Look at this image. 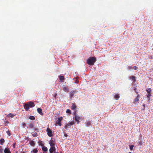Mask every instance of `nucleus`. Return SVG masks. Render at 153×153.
<instances>
[{
	"instance_id": "10",
	"label": "nucleus",
	"mask_w": 153,
	"mask_h": 153,
	"mask_svg": "<svg viewBox=\"0 0 153 153\" xmlns=\"http://www.w3.org/2000/svg\"><path fill=\"white\" fill-rule=\"evenodd\" d=\"M37 111L38 112L40 115H43V113L42 112V110L41 108H38L37 109Z\"/></svg>"
},
{
	"instance_id": "32",
	"label": "nucleus",
	"mask_w": 153,
	"mask_h": 153,
	"mask_svg": "<svg viewBox=\"0 0 153 153\" xmlns=\"http://www.w3.org/2000/svg\"><path fill=\"white\" fill-rule=\"evenodd\" d=\"M7 134L9 136H10L11 135V134L9 131H8L7 132Z\"/></svg>"
},
{
	"instance_id": "3",
	"label": "nucleus",
	"mask_w": 153,
	"mask_h": 153,
	"mask_svg": "<svg viewBox=\"0 0 153 153\" xmlns=\"http://www.w3.org/2000/svg\"><path fill=\"white\" fill-rule=\"evenodd\" d=\"M74 114L75 116V120L76 122L77 123V124H79V120H81L82 118L77 115L76 114V111L74 112Z\"/></svg>"
},
{
	"instance_id": "13",
	"label": "nucleus",
	"mask_w": 153,
	"mask_h": 153,
	"mask_svg": "<svg viewBox=\"0 0 153 153\" xmlns=\"http://www.w3.org/2000/svg\"><path fill=\"white\" fill-rule=\"evenodd\" d=\"M15 116V114H12V113H9L7 115V117H10L11 118H13Z\"/></svg>"
},
{
	"instance_id": "41",
	"label": "nucleus",
	"mask_w": 153,
	"mask_h": 153,
	"mask_svg": "<svg viewBox=\"0 0 153 153\" xmlns=\"http://www.w3.org/2000/svg\"><path fill=\"white\" fill-rule=\"evenodd\" d=\"M22 153H25L23 152H22Z\"/></svg>"
},
{
	"instance_id": "18",
	"label": "nucleus",
	"mask_w": 153,
	"mask_h": 153,
	"mask_svg": "<svg viewBox=\"0 0 153 153\" xmlns=\"http://www.w3.org/2000/svg\"><path fill=\"white\" fill-rule=\"evenodd\" d=\"M140 98V96L138 95L137 97L134 99V102H136L138 101L139 100V98Z\"/></svg>"
},
{
	"instance_id": "2",
	"label": "nucleus",
	"mask_w": 153,
	"mask_h": 153,
	"mask_svg": "<svg viewBox=\"0 0 153 153\" xmlns=\"http://www.w3.org/2000/svg\"><path fill=\"white\" fill-rule=\"evenodd\" d=\"M96 61V59L95 58L91 57L87 59L86 63L90 65H94V63Z\"/></svg>"
},
{
	"instance_id": "8",
	"label": "nucleus",
	"mask_w": 153,
	"mask_h": 153,
	"mask_svg": "<svg viewBox=\"0 0 153 153\" xmlns=\"http://www.w3.org/2000/svg\"><path fill=\"white\" fill-rule=\"evenodd\" d=\"M74 120H73L71 122L68 123L66 124L65 125V127H68L69 126H72L74 124Z\"/></svg>"
},
{
	"instance_id": "39",
	"label": "nucleus",
	"mask_w": 153,
	"mask_h": 153,
	"mask_svg": "<svg viewBox=\"0 0 153 153\" xmlns=\"http://www.w3.org/2000/svg\"><path fill=\"white\" fill-rule=\"evenodd\" d=\"M2 151V149H1V150L0 149V152H1Z\"/></svg>"
},
{
	"instance_id": "44",
	"label": "nucleus",
	"mask_w": 153,
	"mask_h": 153,
	"mask_svg": "<svg viewBox=\"0 0 153 153\" xmlns=\"http://www.w3.org/2000/svg\"><path fill=\"white\" fill-rule=\"evenodd\" d=\"M57 153V152H56V153Z\"/></svg>"
},
{
	"instance_id": "17",
	"label": "nucleus",
	"mask_w": 153,
	"mask_h": 153,
	"mask_svg": "<svg viewBox=\"0 0 153 153\" xmlns=\"http://www.w3.org/2000/svg\"><path fill=\"white\" fill-rule=\"evenodd\" d=\"M38 152L37 149V148L34 149L31 152L32 153H37Z\"/></svg>"
},
{
	"instance_id": "40",
	"label": "nucleus",
	"mask_w": 153,
	"mask_h": 153,
	"mask_svg": "<svg viewBox=\"0 0 153 153\" xmlns=\"http://www.w3.org/2000/svg\"><path fill=\"white\" fill-rule=\"evenodd\" d=\"M37 130V129H36H36H35V131H36V130Z\"/></svg>"
},
{
	"instance_id": "21",
	"label": "nucleus",
	"mask_w": 153,
	"mask_h": 153,
	"mask_svg": "<svg viewBox=\"0 0 153 153\" xmlns=\"http://www.w3.org/2000/svg\"><path fill=\"white\" fill-rule=\"evenodd\" d=\"M114 97L115 98V99L117 100L118 99L120 98V96L118 94H116L115 95Z\"/></svg>"
},
{
	"instance_id": "19",
	"label": "nucleus",
	"mask_w": 153,
	"mask_h": 153,
	"mask_svg": "<svg viewBox=\"0 0 153 153\" xmlns=\"http://www.w3.org/2000/svg\"><path fill=\"white\" fill-rule=\"evenodd\" d=\"M146 91L147 92L148 94L151 93V90L150 88L147 89Z\"/></svg>"
},
{
	"instance_id": "20",
	"label": "nucleus",
	"mask_w": 153,
	"mask_h": 153,
	"mask_svg": "<svg viewBox=\"0 0 153 153\" xmlns=\"http://www.w3.org/2000/svg\"><path fill=\"white\" fill-rule=\"evenodd\" d=\"M4 142V139H1L0 140V143L1 145H3Z\"/></svg>"
},
{
	"instance_id": "26",
	"label": "nucleus",
	"mask_w": 153,
	"mask_h": 153,
	"mask_svg": "<svg viewBox=\"0 0 153 153\" xmlns=\"http://www.w3.org/2000/svg\"><path fill=\"white\" fill-rule=\"evenodd\" d=\"M66 112L67 113H68L70 114H71V110L69 109H67L66 110Z\"/></svg>"
},
{
	"instance_id": "7",
	"label": "nucleus",
	"mask_w": 153,
	"mask_h": 153,
	"mask_svg": "<svg viewBox=\"0 0 153 153\" xmlns=\"http://www.w3.org/2000/svg\"><path fill=\"white\" fill-rule=\"evenodd\" d=\"M56 148L54 146H51L49 149V152L50 153H53V152H55Z\"/></svg>"
},
{
	"instance_id": "4",
	"label": "nucleus",
	"mask_w": 153,
	"mask_h": 153,
	"mask_svg": "<svg viewBox=\"0 0 153 153\" xmlns=\"http://www.w3.org/2000/svg\"><path fill=\"white\" fill-rule=\"evenodd\" d=\"M77 91H73L70 92L69 94V98L70 100V101L72 100L73 98L74 97V95L76 93Z\"/></svg>"
},
{
	"instance_id": "42",
	"label": "nucleus",
	"mask_w": 153,
	"mask_h": 153,
	"mask_svg": "<svg viewBox=\"0 0 153 153\" xmlns=\"http://www.w3.org/2000/svg\"><path fill=\"white\" fill-rule=\"evenodd\" d=\"M128 153H131V152H129Z\"/></svg>"
},
{
	"instance_id": "46",
	"label": "nucleus",
	"mask_w": 153,
	"mask_h": 153,
	"mask_svg": "<svg viewBox=\"0 0 153 153\" xmlns=\"http://www.w3.org/2000/svg\"><path fill=\"white\" fill-rule=\"evenodd\" d=\"M16 153H17V152H16Z\"/></svg>"
},
{
	"instance_id": "37",
	"label": "nucleus",
	"mask_w": 153,
	"mask_h": 153,
	"mask_svg": "<svg viewBox=\"0 0 153 153\" xmlns=\"http://www.w3.org/2000/svg\"><path fill=\"white\" fill-rule=\"evenodd\" d=\"M13 147H14V148H15V144L13 145Z\"/></svg>"
},
{
	"instance_id": "28",
	"label": "nucleus",
	"mask_w": 153,
	"mask_h": 153,
	"mask_svg": "<svg viewBox=\"0 0 153 153\" xmlns=\"http://www.w3.org/2000/svg\"><path fill=\"white\" fill-rule=\"evenodd\" d=\"M29 126L30 128H33V127L34 126L32 123H30L29 125Z\"/></svg>"
},
{
	"instance_id": "45",
	"label": "nucleus",
	"mask_w": 153,
	"mask_h": 153,
	"mask_svg": "<svg viewBox=\"0 0 153 153\" xmlns=\"http://www.w3.org/2000/svg\"><path fill=\"white\" fill-rule=\"evenodd\" d=\"M57 153H58V152H57Z\"/></svg>"
},
{
	"instance_id": "25",
	"label": "nucleus",
	"mask_w": 153,
	"mask_h": 153,
	"mask_svg": "<svg viewBox=\"0 0 153 153\" xmlns=\"http://www.w3.org/2000/svg\"><path fill=\"white\" fill-rule=\"evenodd\" d=\"M151 93L148 94V95H147V98H149V102H150V99H149L150 97L152 96V95H151Z\"/></svg>"
},
{
	"instance_id": "23",
	"label": "nucleus",
	"mask_w": 153,
	"mask_h": 153,
	"mask_svg": "<svg viewBox=\"0 0 153 153\" xmlns=\"http://www.w3.org/2000/svg\"><path fill=\"white\" fill-rule=\"evenodd\" d=\"M91 125V122L90 121L88 122L86 125V126L87 127H89Z\"/></svg>"
},
{
	"instance_id": "24",
	"label": "nucleus",
	"mask_w": 153,
	"mask_h": 153,
	"mask_svg": "<svg viewBox=\"0 0 153 153\" xmlns=\"http://www.w3.org/2000/svg\"><path fill=\"white\" fill-rule=\"evenodd\" d=\"M29 119L31 120H34L35 118L34 116H31L29 117Z\"/></svg>"
},
{
	"instance_id": "35",
	"label": "nucleus",
	"mask_w": 153,
	"mask_h": 153,
	"mask_svg": "<svg viewBox=\"0 0 153 153\" xmlns=\"http://www.w3.org/2000/svg\"><path fill=\"white\" fill-rule=\"evenodd\" d=\"M23 126H26V124L24 123H23Z\"/></svg>"
},
{
	"instance_id": "11",
	"label": "nucleus",
	"mask_w": 153,
	"mask_h": 153,
	"mask_svg": "<svg viewBox=\"0 0 153 153\" xmlns=\"http://www.w3.org/2000/svg\"><path fill=\"white\" fill-rule=\"evenodd\" d=\"M49 143L51 146H53L55 145L54 141L53 140H50L49 142Z\"/></svg>"
},
{
	"instance_id": "14",
	"label": "nucleus",
	"mask_w": 153,
	"mask_h": 153,
	"mask_svg": "<svg viewBox=\"0 0 153 153\" xmlns=\"http://www.w3.org/2000/svg\"><path fill=\"white\" fill-rule=\"evenodd\" d=\"M59 79L61 81H63L65 79L64 76H62L61 75H59Z\"/></svg>"
},
{
	"instance_id": "6",
	"label": "nucleus",
	"mask_w": 153,
	"mask_h": 153,
	"mask_svg": "<svg viewBox=\"0 0 153 153\" xmlns=\"http://www.w3.org/2000/svg\"><path fill=\"white\" fill-rule=\"evenodd\" d=\"M62 117H59L58 118V120L56 122V124L57 125H59V126H61L62 125L61 123V122L62 120Z\"/></svg>"
},
{
	"instance_id": "36",
	"label": "nucleus",
	"mask_w": 153,
	"mask_h": 153,
	"mask_svg": "<svg viewBox=\"0 0 153 153\" xmlns=\"http://www.w3.org/2000/svg\"><path fill=\"white\" fill-rule=\"evenodd\" d=\"M137 67L136 66H134V70H136L137 69H136V68H137Z\"/></svg>"
},
{
	"instance_id": "27",
	"label": "nucleus",
	"mask_w": 153,
	"mask_h": 153,
	"mask_svg": "<svg viewBox=\"0 0 153 153\" xmlns=\"http://www.w3.org/2000/svg\"><path fill=\"white\" fill-rule=\"evenodd\" d=\"M4 124L5 126H7V124H8L9 123V122L7 121H5V120H4Z\"/></svg>"
},
{
	"instance_id": "16",
	"label": "nucleus",
	"mask_w": 153,
	"mask_h": 153,
	"mask_svg": "<svg viewBox=\"0 0 153 153\" xmlns=\"http://www.w3.org/2000/svg\"><path fill=\"white\" fill-rule=\"evenodd\" d=\"M42 149L43 151L45 152L48 151V148L46 147L45 146H44L42 147Z\"/></svg>"
},
{
	"instance_id": "9",
	"label": "nucleus",
	"mask_w": 153,
	"mask_h": 153,
	"mask_svg": "<svg viewBox=\"0 0 153 153\" xmlns=\"http://www.w3.org/2000/svg\"><path fill=\"white\" fill-rule=\"evenodd\" d=\"M71 105H72L71 107V109L72 110H76V104L75 103H72L71 104Z\"/></svg>"
},
{
	"instance_id": "1",
	"label": "nucleus",
	"mask_w": 153,
	"mask_h": 153,
	"mask_svg": "<svg viewBox=\"0 0 153 153\" xmlns=\"http://www.w3.org/2000/svg\"><path fill=\"white\" fill-rule=\"evenodd\" d=\"M34 103L31 101L27 102L25 103L24 105L23 106L24 108L26 111H28L30 108H33L35 106Z\"/></svg>"
},
{
	"instance_id": "33",
	"label": "nucleus",
	"mask_w": 153,
	"mask_h": 153,
	"mask_svg": "<svg viewBox=\"0 0 153 153\" xmlns=\"http://www.w3.org/2000/svg\"><path fill=\"white\" fill-rule=\"evenodd\" d=\"M130 79H131L133 80L134 81V76H132L130 77Z\"/></svg>"
},
{
	"instance_id": "15",
	"label": "nucleus",
	"mask_w": 153,
	"mask_h": 153,
	"mask_svg": "<svg viewBox=\"0 0 153 153\" xmlns=\"http://www.w3.org/2000/svg\"><path fill=\"white\" fill-rule=\"evenodd\" d=\"M5 153H11V152L9 149L6 148L4 150Z\"/></svg>"
},
{
	"instance_id": "29",
	"label": "nucleus",
	"mask_w": 153,
	"mask_h": 153,
	"mask_svg": "<svg viewBox=\"0 0 153 153\" xmlns=\"http://www.w3.org/2000/svg\"><path fill=\"white\" fill-rule=\"evenodd\" d=\"M143 107L142 108V110H145V104H143Z\"/></svg>"
},
{
	"instance_id": "43",
	"label": "nucleus",
	"mask_w": 153,
	"mask_h": 153,
	"mask_svg": "<svg viewBox=\"0 0 153 153\" xmlns=\"http://www.w3.org/2000/svg\"><path fill=\"white\" fill-rule=\"evenodd\" d=\"M134 78H135V77H134ZM135 80L134 79V81H135Z\"/></svg>"
},
{
	"instance_id": "12",
	"label": "nucleus",
	"mask_w": 153,
	"mask_h": 153,
	"mask_svg": "<svg viewBox=\"0 0 153 153\" xmlns=\"http://www.w3.org/2000/svg\"><path fill=\"white\" fill-rule=\"evenodd\" d=\"M62 89L65 92H68L69 91L68 88L66 86H63Z\"/></svg>"
},
{
	"instance_id": "38",
	"label": "nucleus",
	"mask_w": 153,
	"mask_h": 153,
	"mask_svg": "<svg viewBox=\"0 0 153 153\" xmlns=\"http://www.w3.org/2000/svg\"><path fill=\"white\" fill-rule=\"evenodd\" d=\"M128 68H129L130 69V68H131V67H130V66H129V67H128Z\"/></svg>"
},
{
	"instance_id": "34",
	"label": "nucleus",
	"mask_w": 153,
	"mask_h": 153,
	"mask_svg": "<svg viewBox=\"0 0 153 153\" xmlns=\"http://www.w3.org/2000/svg\"><path fill=\"white\" fill-rule=\"evenodd\" d=\"M64 136L65 137H68V135L66 133H65L64 134Z\"/></svg>"
},
{
	"instance_id": "22",
	"label": "nucleus",
	"mask_w": 153,
	"mask_h": 153,
	"mask_svg": "<svg viewBox=\"0 0 153 153\" xmlns=\"http://www.w3.org/2000/svg\"><path fill=\"white\" fill-rule=\"evenodd\" d=\"M30 144L32 146H34L35 145L34 142L33 140L30 141Z\"/></svg>"
},
{
	"instance_id": "31",
	"label": "nucleus",
	"mask_w": 153,
	"mask_h": 153,
	"mask_svg": "<svg viewBox=\"0 0 153 153\" xmlns=\"http://www.w3.org/2000/svg\"><path fill=\"white\" fill-rule=\"evenodd\" d=\"M134 147V145H131V146H130V149L131 150H132Z\"/></svg>"
},
{
	"instance_id": "30",
	"label": "nucleus",
	"mask_w": 153,
	"mask_h": 153,
	"mask_svg": "<svg viewBox=\"0 0 153 153\" xmlns=\"http://www.w3.org/2000/svg\"><path fill=\"white\" fill-rule=\"evenodd\" d=\"M32 135L33 137H36L37 136V134L36 133H34L32 134Z\"/></svg>"
},
{
	"instance_id": "5",
	"label": "nucleus",
	"mask_w": 153,
	"mask_h": 153,
	"mask_svg": "<svg viewBox=\"0 0 153 153\" xmlns=\"http://www.w3.org/2000/svg\"><path fill=\"white\" fill-rule=\"evenodd\" d=\"M46 131L47 132V134L48 136L50 137L53 136V132L49 128H47Z\"/></svg>"
}]
</instances>
